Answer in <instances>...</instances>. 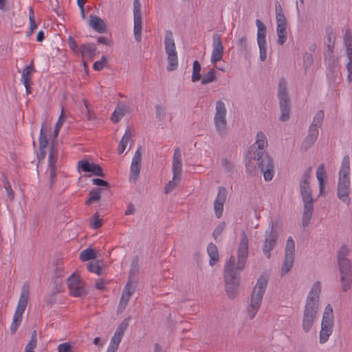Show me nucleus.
Here are the masks:
<instances>
[{"mask_svg":"<svg viewBox=\"0 0 352 352\" xmlns=\"http://www.w3.org/2000/svg\"><path fill=\"white\" fill-rule=\"evenodd\" d=\"M256 24L258 28L257 43L259 47L260 59L264 61L267 58L266 26L259 19H256Z\"/></svg>","mask_w":352,"mask_h":352,"instance_id":"2eb2a0df","label":"nucleus"},{"mask_svg":"<svg viewBox=\"0 0 352 352\" xmlns=\"http://www.w3.org/2000/svg\"><path fill=\"white\" fill-rule=\"evenodd\" d=\"M141 162L142 153L140 152V148H138L135 153L131 164H141Z\"/></svg>","mask_w":352,"mask_h":352,"instance_id":"052dcab7","label":"nucleus"},{"mask_svg":"<svg viewBox=\"0 0 352 352\" xmlns=\"http://www.w3.org/2000/svg\"><path fill=\"white\" fill-rule=\"evenodd\" d=\"M102 188H95L90 190L89 198L86 200L85 204L89 206L91 203L98 201L101 198Z\"/></svg>","mask_w":352,"mask_h":352,"instance_id":"2f4dec72","label":"nucleus"},{"mask_svg":"<svg viewBox=\"0 0 352 352\" xmlns=\"http://www.w3.org/2000/svg\"><path fill=\"white\" fill-rule=\"evenodd\" d=\"M215 114L214 117V123L216 130L220 135H223L226 133L227 121L226 119V108L225 104L221 100H218L216 102Z\"/></svg>","mask_w":352,"mask_h":352,"instance_id":"9b49d317","label":"nucleus"},{"mask_svg":"<svg viewBox=\"0 0 352 352\" xmlns=\"http://www.w3.org/2000/svg\"><path fill=\"white\" fill-rule=\"evenodd\" d=\"M107 62V60L106 57L103 56L101 58L100 60L96 61L94 63L93 67L96 71H100L104 68Z\"/></svg>","mask_w":352,"mask_h":352,"instance_id":"3c124183","label":"nucleus"},{"mask_svg":"<svg viewBox=\"0 0 352 352\" xmlns=\"http://www.w3.org/2000/svg\"><path fill=\"white\" fill-rule=\"evenodd\" d=\"M134 26V36L137 42H140L142 39V17H133Z\"/></svg>","mask_w":352,"mask_h":352,"instance_id":"bb28decb","label":"nucleus"},{"mask_svg":"<svg viewBox=\"0 0 352 352\" xmlns=\"http://www.w3.org/2000/svg\"><path fill=\"white\" fill-rule=\"evenodd\" d=\"M164 45L168 60L167 70L174 71L177 69L178 67V58L173 35L172 32L169 30L166 31Z\"/></svg>","mask_w":352,"mask_h":352,"instance_id":"1a4fd4ad","label":"nucleus"},{"mask_svg":"<svg viewBox=\"0 0 352 352\" xmlns=\"http://www.w3.org/2000/svg\"><path fill=\"white\" fill-rule=\"evenodd\" d=\"M69 289V294L75 297H82L87 295V292L84 287V283L79 275L73 273L67 279Z\"/></svg>","mask_w":352,"mask_h":352,"instance_id":"ddd939ff","label":"nucleus"},{"mask_svg":"<svg viewBox=\"0 0 352 352\" xmlns=\"http://www.w3.org/2000/svg\"><path fill=\"white\" fill-rule=\"evenodd\" d=\"M225 228H226V223H224V222H221L216 227V228L214 229V230L212 233V236H214V238L215 239H217V236H219L221 234V233L223 231V230L225 229Z\"/></svg>","mask_w":352,"mask_h":352,"instance_id":"864d4df0","label":"nucleus"},{"mask_svg":"<svg viewBox=\"0 0 352 352\" xmlns=\"http://www.w3.org/2000/svg\"><path fill=\"white\" fill-rule=\"evenodd\" d=\"M182 154L179 147L175 148L173 159V179H180L182 174Z\"/></svg>","mask_w":352,"mask_h":352,"instance_id":"6ab92c4d","label":"nucleus"},{"mask_svg":"<svg viewBox=\"0 0 352 352\" xmlns=\"http://www.w3.org/2000/svg\"><path fill=\"white\" fill-rule=\"evenodd\" d=\"M78 166L83 172L91 173L94 175L102 177H105L102 168L97 164L90 163L89 161L83 160L78 162Z\"/></svg>","mask_w":352,"mask_h":352,"instance_id":"f3484780","label":"nucleus"},{"mask_svg":"<svg viewBox=\"0 0 352 352\" xmlns=\"http://www.w3.org/2000/svg\"><path fill=\"white\" fill-rule=\"evenodd\" d=\"M96 49L95 44L87 43L80 46L79 52L83 59L89 58L90 60H92L96 55Z\"/></svg>","mask_w":352,"mask_h":352,"instance_id":"aec40b11","label":"nucleus"},{"mask_svg":"<svg viewBox=\"0 0 352 352\" xmlns=\"http://www.w3.org/2000/svg\"><path fill=\"white\" fill-rule=\"evenodd\" d=\"M68 43H69L70 49L73 52H78L79 51L80 47H78V44L76 43V41L74 40V38L73 37L69 36L68 38Z\"/></svg>","mask_w":352,"mask_h":352,"instance_id":"13d9d810","label":"nucleus"},{"mask_svg":"<svg viewBox=\"0 0 352 352\" xmlns=\"http://www.w3.org/2000/svg\"><path fill=\"white\" fill-rule=\"evenodd\" d=\"M327 50H325L324 52L325 59H327L328 57L331 58L333 56V49L334 47L335 37L332 32L327 33Z\"/></svg>","mask_w":352,"mask_h":352,"instance_id":"c85d7f7f","label":"nucleus"},{"mask_svg":"<svg viewBox=\"0 0 352 352\" xmlns=\"http://www.w3.org/2000/svg\"><path fill=\"white\" fill-rule=\"evenodd\" d=\"M267 285V279L265 277L261 276L258 279L256 285L252 291L250 305L248 309L249 318L250 320L254 318L260 308Z\"/></svg>","mask_w":352,"mask_h":352,"instance_id":"423d86ee","label":"nucleus"},{"mask_svg":"<svg viewBox=\"0 0 352 352\" xmlns=\"http://www.w3.org/2000/svg\"><path fill=\"white\" fill-rule=\"evenodd\" d=\"M92 182L94 185L98 186H104L107 188H109V186H110L109 184L107 181H104V180H103L102 179H99V178L93 179Z\"/></svg>","mask_w":352,"mask_h":352,"instance_id":"bf43d9fd","label":"nucleus"},{"mask_svg":"<svg viewBox=\"0 0 352 352\" xmlns=\"http://www.w3.org/2000/svg\"><path fill=\"white\" fill-rule=\"evenodd\" d=\"M326 177V171L324 164H320L316 171V177L319 182L320 195H322L324 190V178Z\"/></svg>","mask_w":352,"mask_h":352,"instance_id":"cd10ccee","label":"nucleus"},{"mask_svg":"<svg viewBox=\"0 0 352 352\" xmlns=\"http://www.w3.org/2000/svg\"><path fill=\"white\" fill-rule=\"evenodd\" d=\"M311 168L307 169L302 175L300 182V194L303 202V212L302 225L306 227L309 225L314 212V199L310 187Z\"/></svg>","mask_w":352,"mask_h":352,"instance_id":"7ed1b4c3","label":"nucleus"},{"mask_svg":"<svg viewBox=\"0 0 352 352\" xmlns=\"http://www.w3.org/2000/svg\"><path fill=\"white\" fill-rule=\"evenodd\" d=\"M4 188L6 189L7 197L10 201H13L14 199V192L12 189L11 185L7 179L3 181Z\"/></svg>","mask_w":352,"mask_h":352,"instance_id":"de8ad7c7","label":"nucleus"},{"mask_svg":"<svg viewBox=\"0 0 352 352\" xmlns=\"http://www.w3.org/2000/svg\"><path fill=\"white\" fill-rule=\"evenodd\" d=\"M58 157V148L56 145L52 143L50 148V152L48 157V163L53 162L54 164L56 163Z\"/></svg>","mask_w":352,"mask_h":352,"instance_id":"79ce46f5","label":"nucleus"},{"mask_svg":"<svg viewBox=\"0 0 352 352\" xmlns=\"http://www.w3.org/2000/svg\"><path fill=\"white\" fill-rule=\"evenodd\" d=\"M72 346L69 342L60 344L58 346V352H72Z\"/></svg>","mask_w":352,"mask_h":352,"instance_id":"5fc2aeb1","label":"nucleus"},{"mask_svg":"<svg viewBox=\"0 0 352 352\" xmlns=\"http://www.w3.org/2000/svg\"><path fill=\"white\" fill-rule=\"evenodd\" d=\"M201 65L198 60H195L193 62L192 66V81L193 82L199 80L201 78L200 72H201Z\"/></svg>","mask_w":352,"mask_h":352,"instance_id":"e433bc0d","label":"nucleus"},{"mask_svg":"<svg viewBox=\"0 0 352 352\" xmlns=\"http://www.w3.org/2000/svg\"><path fill=\"white\" fill-rule=\"evenodd\" d=\"M346 46V53L349 62L346 63V67L348 72L347 80L352 81V41L344 43Z\"/></svg>","mask_w":352,"mask_h":352,"instance_id":"b1692460","label":"nucleus"},{"mask_svg":"<svg viewBox=\"0 0 352 352\" xmlns=\"http://www.w3.org/2000/svg\"><path fill=\"white\" fill-rule=\"evenodd\" d=\"M134 292H135V289L132 286V283H131V280H129L126 283V285H125V287H124V289L122 291V293L123 294H129V296H132V295L133 294Z\"/></svg>","mask_w":352,"mask_h":352,"instance_id":"4d7b16f0","label":"nucleus"},{"mask_svg":"<svg viewBox=\"0 0 352 352\" xmlns=\"http://www.w3.org/2000/svg\"><path fill=\"white\" fill-rule=\"evenodd\" d=\"M129 107L123 104H118L112 113L111 120L114 123H118L128 112Z\"/></svg>","mask_w":352,"mask_h":352,"instance_id":"393cba45","label":"nucleus"},{"mask_svg":"<svg viewBox=\"0 0 352 352\" xmlns=\"http://www.w3.org/2000/svg\"><path fill=\"white\" fill-rule=\"evenodd\" d=\"M324 113L322 110L318 111L315 115L310 126L320 128L324 120Z\"/></svg>","mask_w":352,"mask_h":352,"instance_id":"58836bf2","label":"nucleus"},{"mask_svg":"<svg viewBox=\"0 0 352 352\" xmlns=\"http://www.w3.org/2000/svg\"><path fill=\"white\" fill-rule=\"evenodd\" d=\"M275 12L276 23L287 22L286 17L283 13V10L279 2L275 3Z\"/></svg>","mask_w":352,"mask_h":352,"instance_id":"c9c22d12","label":"nucleus"},{"mask_svg":"<svg viewBox=\"0 0 352 352\" xmlns=\"http://www.w3.org/2000/svg\"><path fill=\"white\" fill-rule=\"evenodd\" d=\"M26 307H27L26 304H24L23 302H22V303L18 302V305H17L15 312L23 315V314L24 313V311L26 309Z\"/></svg>","mask_w":352,"mask_h":352,"instance_id":"774afa93","label":"nucleus"},{"mask_svg":"<svg viewBox=\"0 0 352 352\" xmlns=\"http://www.w3.org/2000/svg\"><path fill=\"white\" fill-rule=\"evenodd\" d=\"M90 226L94 229H98L102 226V220L98 212L95 213L90 221Z\"/></svg>","mask_w":352,"mask_h":352,"instance_id":"c03bdc74","label":"nucleus"},{"mask_svg":"<svg viewBox=\"0 0 352 352\" xmlns=\"http://www.w3.org/2000/svg\"><path fill=\"white\" fill-rule=\"evenodd\" d=\"M89 25L98 33H104L107 30V25L104 21L98 16L93 14L89 16Z\"/></svg>","mask_w":352,"mask_h":352,"instance_id":"412c9836","label":"nucleus"},{"mask_svg":"<svg viewBox=\"0 0 352 352\" xmlns=\"http://www.w3.org/2000/svg\"><path fill=\"white\" fill-rule=\"evenodd\" d=\"M237 47L239 51L245 55L249 52L248 39L245 36H241L239 39L237 41Z\"/></svg>","mask_w":352,"mask_h":352,"instance_id":"4c0bfd02","label":"nucleus"},{"mask_svg":"<svg viewBox=\"0 0 352 352\" xmlns=\"http://www.w3.org/2000/svg\"><path fill=\"white\" fill-rule=\"evenodd\" d=\"M141 164H131V179H132L134 182L137 180L138 178V176L140 175Z\"/></svg>","mask_w":352,"mask_h":352,"instance_id":"a18cd8bd","label":"nucleus"},{"mask_svg":"<svg viewBox=\"0 0 352 352\" xmlns=\"http://www.w3.org/2000/svg\"><path fill=\"white\" fill-rule=\"evenodd\" d=\"M224 52V47L222 43L221 35L214 33L212 35V51L211 54V62L216 66L217 61L222 59Z\"/></svg>","mask_w":352,"mask_h":352,"instance_id":"dca6fc26","label":"nucleus"},{"mask_svg":"<svg viewBox=\"0 0 352 352\" xmlns=\"http://www.w3.org/2000/svg\"><path fill=\"white\" fill-rule=\"evenodd\" d=\"M248 238L243 231L238 248V262L236 265L235 258L231 256L226 263L224 267V279L226 289L228 296L233 298L236 295V291L240 283L239 273L244 267L248 256Z\"/></svg>","mask_w":352,"mask_h":352,"instance_id":"f257e3e1","label":"nucleus"},{"mask_svg":"<svg viewBox=\"0 0 352 352\" xmlns=\"http://www.w3.org/2000/svg\"><path fill=\"white\" fill-rule=\"evenodd\" d=\"M142 17L141 4L139 0L133 1V17Z\"/></svg>","mask_w":352,"mask_h":352,"instance_id":"603ef678","label":"nucleus"},{"mask_svg":"<svg viewBox=\"0 0 352 352\" xmlns=\"http://www.w3.org/2000/svg\"><path fill=\"white\" fill-rule=\"evenodd\" d=\"M349 250L346 245H342L337 252V262L340 275L342 290L347 292L352 286V263L347 258Z\"/></svg>","mask_w":352,"mask_h":352,"instance_id":"20e7f679","label":"nucleus"},{"mask_svg":"<svg viewBox=\"0 0 352 352\" xmlns=\"http://www.w3.org/2000/svg\"><path fill=\"white\" fill-rule=\"evenodd\" d=\"M85 0H77V4L80 9V14L82 19H85V14L84 10Z\"/></svg>","mask_w":352,"mask_h":352,"instance_id":"338daca9","label":"nucleus"},{"mask_svg":"<svg viewBox=\"0 0 352 352\" xmlns=\"http://www.w3.org/2000/svg\"><path fill=\"white\" fill-rule=\"evenodd\" d=\"M96 258V252L91 248H87L80 254V258L82 261H87Z\"/></svg>","mask_w":352,"mask_h":352,"instance_id":"72a5a7b5","label":"nucleus"},{"mask_svg":"<svg viewBox=\"0 0 352 352\" xmlns=\"http://www.w3.org/2000/svg\"><path fill=\"white\" fill-rule=\"evenodd\" d=\"M278 97L281 111L279 120L282 122H285L289 118L290 100L287 91L286 82L283 78L279 80Z\"/></svg>","mask_w":352,"mask_h":352,"instance_id":"9d476101","label":"nucleus"},{"mask_svg":"<svg viewBox=\"0 0 352 352\" xmlns=\"http://www.w3.org/2000/svg\"><path fill=\"white\" fill-rule=\"evenodd\" d=\"M35 72V69L32 66L25 67L22 72L21 81L23 82L26 92L28 94H30V87L32 74Z\"/></svg>","mask_w":352,"mask_h":352,"instance_id":"4be33fe9","label":"nucleus"},{"mask_svg":"<svg viewBox=\"0 0 352 352\" xmlns=\"http://www.w3.org/2000/svg\"><path fill=\"white\" fill-rule=\"evenodd\" d=\"M175 180L176 179H173V180L168 182V183L164 187V193L168 194L175 188L177 184Z\"/></svg>","mask_w":352,"mask_h":352,"instance_id":"6e6d98bb","label":"nucleus"},{"mask_svg":"<svg viewBox=\"0 0 352 352\" xmlns=\"http://www.w3.org/2000/svg\"><path fill=\"white\" fill-rule=\"evenodd\" d=\"M30 296V285L28 283H25L22 287L21 293L19 302L28 305Z\"/></svg>","mask_w":352,"mask_h":352,"instance_id":"f704fd0d","label":"nucleus"},{"mask_svg":"<svg viewBox=\"0 0 352 352\" xmlns=\"http://www.w3.org/2000/svg\"><path fill=\"white\" fill-rule=\"evenodd\" d=\"M131 296L126 294L122 293V296L118 305V311H122L127 306Z\"/></svg>","mask_w":352,"mask_h":352,"instance_id":"49530a36","label":"nucleus"},{"mask_svg":"<svg viewBox=\"0 0 352 352\" xmlns=\"http://www.w3.org/2000/svg\"><path fill=\"white\" fill-rule=\"evenodd\" d=\"M334 326V317L332 306L328 304L325 308L321 322V330L320 332V342L325 343L333 332Z\"/></svg>","mask_w":352,"mask_h":352,"instance_id":"6e6552de","label":"nucleus"},{"mask_svg":"<svg viewBox=\"0 0 352 352\" xmlns=\"http://www.w3.org/2000/svg\"><path fill=\"white\" fill-rule=\"evenodd\" d=\"M47 129L45 128L44 125H42L39 138H38V144H39V149L43 150L45 149V148L48 145V139H47Z\"/></svg>","mask_w":352,"mask_h":352,"instance_id":"473e14b6","label":"nucleus"},{"mask_svg":"<svg viewBox=\"0 0 352 352\" xmlns=\"http://www.w3.org/2000/svg\"><path fill=\"white\" fill-rule=\"evenodd\" d=\"M227 190L226 188L221 186L219 188L218 195L214 200V208L215 214L218 219L221 218L223 211V204L226 199Z\"/></svg>","mask_w":352,"mask_h":352,"instance_id":"a211bd4d","label":"nucleus"},{"mask_svg":"<svg viewBox=\"0 0 352 352\" xmlns=\"http://www.w3.org/2000/svg\"><path fill=\"white\" fill-rule=\"evenodd\" d=\"M315 320L316 318L303 313L302 327L305 333H308L311 330Z\"/></svg>","mask_w":352,"mask_h":352,"instance_id":"7c9ffc66","label":"nucleus"},{"mask_svg":"<svg viewBox=\"0 0 352 352\" xmlns=\"http://www.w3.org/2000/svg\"><path fill=\"white\" fill-rule=\"evenodd\" d=\"M49 170H50V188L52 187L54 182L55 181L56 175V164L53 162L48 163Z\"/></svg>","mask_w":352,"mask_h":352,"instance_id":"37998d69","label":"nucleus"},{"mask_svg":"<svg viewBox=\"0 0 352 352\" xmlns=\"http://www.w3.org/2000/svg\"><path fill=\"white\" fill-rule=\"evenodd\" d=\"M318 129L312 126H309V133L303 142V146L306 149L310 148L316 141L319 134Z\"/></svg>","mask_w":352,"mask_h":352,"instance_id":"5701e85b","label":"nucleus"},{"mask_svg":"<svg viewBox=\"0 0 352 352\" xmlns=\"http://www.w3.org/2000/svg\"><path fill=\"white\" fill-rule=\"evenodd\" d=\"M215 71L213 69H210L201 78V84L207 85L215 80Z\"/></svg>","mask_w":352,"mask_h":352,"instance_id":"ea45409f","label":"nucleus"},{"mask_svg":"<svg viewBox=\"0 0 352 352\" xmlns=\"http://www.w3.org/2000/svg\"><path fill=\"white\" fill-rule=\"evenodd\" d=\"M84 104H85V107L86 109V111H87V113H86V118L88 120L91 121L94 119V113H91L90 111V110L88 108V104H87V101L86 100H84Z\"/></svg>","mask_w":352,"mask_h":352,"instance_id":"69168bd1","label":"nucleus"},{"mask_svg":"<svg viewBox=\"0 0 352 352\" xmlns=\"http://www.w3.org/2000/svg\"><path fill=\"white\" fill-rule=\"evenodd\" d=\"M29 20L30 23V31L28 35L30 36L37 28V25L34 19V10L32 8H30Z\"/></svg>","mask_w":352,"mask_h":352,"instance_id":"09e8293b","label":"nucleus"},{"mask_svg":"<svg viewBox=\"0 0 352 352\" xmlns=\"http://www.w3.org/2000/svg\"><path fill=\"white\" fill-rule=\"evenodd\" d=\"M278 35V43L283 45L287 41V30H276Z\"/></svg>","mask_w":352,"mask_h":352,"instance_id":"8fccbe9b","label":"nucleus"},{"mask_svg":"<svg viewBox=\"0 0 352 352\" xmlns=\"http://www.w3.org/2000/svg\"><path fill=\"white\" fill-rule=\"evenodd\" d=\"M222 165L228 172H230L233 169L232 164L227 159H223L222 160Z\"/></svg>","mask_w":352,"mask_h":352,"instance_id":"0e129e2a","label":"nucleus"},{"mask_svg":"<svg viewBox=\"0 0 352 352\" xmlns=\"http://www.w3.org/2000/svg\"><path fill=\"white\" fill-rule=\"evenodd\" d=\"M156 115L158 118L163 119L164 118L165 111L164 107L160 104H156L155 107Z\"/></svg>","mask_w":352,"mask_h":352,"instance_id":"680f3d73","label":"nucleus"},{"mask_svg":"<svg viewBox=\"0 0 352 352\" xmlns=\"http://www.w3.org/2000/svg\"><path fill=\"white\" fill-rule=\"evenodd\" d=\"M265 236L263 252L267 258H270L271 251L276 247L278 240V232L275 229L274 222H271L270 228L265 231Z\"/></svg>","mask_w":352,"mask_h":352,"instance_id":"f8f14e48","label":"nucleus"},{"mask_svg":"<svg viewBox=\"0 0 352 352\" xmlns=\"http://www.w3.org/2000/svg\"><path fill=\"white\" fill-rule=\"evenodd\" d=\"M350 157L345 155L341 162L338 182V197L340 201L349 206L351 203L350 195Z\"/></svg>","mask_w":352,"mask_h":352,"instance_id":"39448f33","label":"nucleus"},{"mask_svg":"<svg viewBox=\"0 0 352 352\" xmlns=\"http://www.w3.org/2000/svg\"><path fill=\"white\" fill-rule=\"evenodd\" d=\"M36 340H30L25 346V351L34 352V349L36 346Z\"/></svg>","mask_w":352,"mask_h":352,"instance_id":"e2e57ef3","label":"nucleus"},{"mask_svg":"<svg viewBox=\"0 0 352 352\" xmlns=\"http://www.w3.org/2000/svg\"><path fill=\"white\" fill-rule=\"evenodd\" d=\"M208 254L210 258V265L213 266L219 261V252L215 244L210 243L207 248Z\"/></svg>","mask_w":352,"mask_h":352,"instance_id":"a878e982","label":"nucleus"},{"mask_svg":"<svg viewBox=\"0 0 352 352\" xmlns=\"http://www.w3.org/2000/svg\"><path fill=\"white\" fill-rule=\"evenodd\" d=\"M100 261H96V262H90L87 264V270L91 272L100 275L102 274V267L100 265Z\"/></svg>","mask_w":352,"mask_h":352,"instance_id":"a19ab883","label":"nucleus"},{"mask_svg":"<svg viewBox=\"0 0 352 352\" xmlns=\"http://www.w3.org/2000/svg\"><path fill=\"white\" fill-rule=\"evenodd\" d=\"M321 292L320 282H316L309 292L303 313L310 315L316 318L318 307L319 298Z\"/></svg>","mask_w":352,"mask_h":352,"instance_id":"0eeeda50","label":"nucleus"},{"mask_svg":"<svg viewBox=\"0 0 352 352\" xmlns=\"http://www.w3.org/2000/svg\"><path fill=\"white\" fill-rule=\"evenodd\" d=\"M131 138V129L130 128L127 129L125 131V133L124 135L122 136V138L120 142V144L118 146V153L122 154L126 149V146L130 141Z\"/></svg>","mask_w":352,"mask_h":352,"instance_id":"c756f323","label":"nucleus"},{"mask_svg":"<svg viewBox=\"0 0 352 352\" xmlns=\"http://www.w3.org/2000/svg\"><path fill=\"white\" fill-rule=\"evenodd\" d=\"M267 140L265 135L263 131H258L256 133V140L254 146L257 148L255 151H250L248 162L245 163L248 170H250V164L252 161L256 162L258 169L263 174L265 181H271L274 175V164L272 159L265 151L267 146ZM254 145L251 147L253 148Z\"/></svg>","mask_w":352,"mask_h":352,"instance_id":"f03ea898","label":"nucleus"},{"mask_svg":"<svg viewBox=\"0 0 352 352\" xmlns=\"http://www.w3.org/2000/svg\"><path fill=\"white\" fill-rule=\"evenodd\" d=\"M295 254V243L292 237L289 236L285 246L284 262L282 267L283 274L288 273L293 267Z\"/></svg>","mask_w":352,"mask_h":352,"instance_id":"4468645a","label":"nucleus"}]
</instances>
